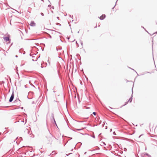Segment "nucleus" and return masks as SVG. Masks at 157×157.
Here are the masks:
<instances>
[{
  "label": "nucleus",
  "mask_w": 157,
  "mask_h": 157,
  "mask_svg": "<svg viewBox=\"0 0 157 157\" xmlns=\"http://www.w3.org/2000/svg\"><path fill=\"white\" fill-rule=\"evenodd\" d=\"M83 122L82 121H80V122Z\"/></svg>",
  "instance_id": "48"
},
{
  "label": "nucleus",
  "mask_w": 157,
  "mask_h": 157,
  "mask_svg": "<svg viewBox=\"0 0 157 157\" xmlns=\"http://www.w3.org/2000/svg\"><path fill=\"white\" fill-rule=\"evenodd\" d=\"M30 56H31V54H30Z\"/></svg>",
  "instance_id": "42"
},
{
  "label": "nucleus",
  "mask_w": 157,
  "mask_h": 157,
  "mask_svg": "<svg viewBox=\"0 0 157 157\" xmlns=\"http://www.w3.org/2000/svg\"><path fill=\"white\" fill-rule=\"evenodd\" d=\"M32 57L33 58H34L35 56H32Z\"/></svg>",
  "instance_id": "37"
},
{
  "label": "nucleus",
  "mask_w": 157,
  "mask_h": 157,
  "mask_svg": "<svg viewBox=\"0 0 157 157\" xmlns=\"http://www.w3.org/2000/svg\"><path fill=\"white\" fill-rule=\"evenodd\" d=\"M15 57H18V56H17V55H16V56H15Z\"/></svg>",
  "instance_id": "33"
},
{
  "label": "nucleus",
  "mask_w": 157,
  "mask_h": 157,
  "mask_svg": "<svg viewBox=\"0 0 157 157\" xmlns=\"http://www.w3.org/2000/svg\"><path fill=\"white\" fill-rule=\"evenodd\" d=\"M73 151V149H72L71 150V151Z\"/></svg>",
  "instance_id": "34"
},
{
  "label": "nucleus",
  "mask_w": 157,
  "mask_h": 157,
  "mask_svg": "<svg viewBox=\"0 0 157 157\" xmlns=\"http://www.w3.org/2000/svg\"><path fill=\"white\" fill-rule=\"evenodd\" d=\"M70 17H71V15H70Z\"/></svg>",
  "instance_id": "56"
},
{
  "label": "nucleus",
  "mask_w": 157,
  "mask_h": 157,
  "mask_svg": "<svg viewBox=\"0 0 157 157\" xmlns=\"http://www.w3.org/2000/svg\"><path fill=\"white\" fill-rule=\"evenodd\" d=\"M2 50H3V51H5V50H4L2 49Z\"/></svg>",
  "instance_id": "51"
},
{
  "label": "nucleus",
  "mask_w": 157,
  "mask_h": 157,
  "mask_svg": "<svg viewBox=\"0 0 157 157\" xmlns=\"http://www.w3.org/2000/svg\"><path fill=\"white\" fill-rule=\"evenodd\" d=\"M21 121L22 122H24V121Z\"/></svg>",
  "instance_id": "39"
},
{
  "label": "nucleus",
  "mask_w": 157,
  "mask_h": 157,
  "mask_svg": "<svg viewBox=\"0 0 157 157\" xmlns=\"http://www.w3.org/2000/svg\"><path fill=\"white\" fill-rule=\"evenodd\" d=\"M114 135H116V133L115 132H114L113 133Z\"/></svg>",
  "instance_id": "24"
},
{
  "label": "nucleus",
  "mask_w": 157,
  "mask_h": 157,
  "mask_svg": "<svg viewBox=\"0 0 157 157\" xmlns=\"http://www.w3.org/2000/svg\"><path fill=\"white\" fill-rule=\"evenodd\" d=\"M99 117H98V118H97V120H99Z\"/></svg>",
  "instance_id": "32"
},
{
  "label": "nucleus",
  "mask_w": 157,
  "mask_h": 157,
  "mask_svg": "<svg viewBox=\"0 0 157 157\" xmlns=\"http://www.w3.org/2000/svg\"><path fill=\"white\" fill-rule=\"evenodd\" d=\"M20 101V100L18 99L17 100V99H16L15 101H14V102H15L16 101Z\"/></svg>",
  "instance_id": "15"
},
{
  "label": "nucleus",
  "mask_w": 157,
  "mask_h": 157,
  "mask_svg": "<svg viewBox=\"0 0 157 157\" xmlns=\"http://www.w3.org/2000/svg\"><path fill=\"white\" fill-rule=\"evenodd\" d=\"M101 121H100V122H99V124H101Z\"/></svg>",
  "instance_id": "30"
},
{
  "label": "nucleus",
  "mask_w": 157,
  "mask_h": 157,
  "mask_svg": "<svg viewBox=\"0 0 157 157\" xmlns=\"http://www.w3.org/2000/svg\"><path fill=\"white\" fill-rule=\"evenodd\" d=\"M41 1H42L43 2H44V0H40Z\"/></svg>",
  "instance_id": "43"
},
{
  "label": "nucleus",
  "mask_w": 157,
  "mask_h": 157,
  "mask_svg": "<svg viewBox=\"0 0 157 157\" xmlns=\"http://www.w3.org/2000/svg\"><path fill=\"white\" fill-rule=\"evenodd\" d=\"M72 153H69L67 155V154H66V155L67 156H68L69 155H70V154H72Z\"/></svg>",
  "instance_id": "23"
},
{
  "label": "nucleus",
  "mask_w": 157,
  "mask_h": 157,
  "mask_svg": "<svg viewBox=\"0 0 157 157\" xmlns=\"http://www.w3.org/2000/svg\"><path fill=\"white\" fill-rule=\"evenodd\" d=\"M30 25L31 26H35L36 25V24L34 21H31L30 24Z\"/></svg>",
  "instance_id": "6"
},
{
  "label": "nucleus",
  "mask_w": 157,
  "mask_h": 157,
  "mask_svg": "<svg viewBox=\"0 0 157 157\" xmlns=\"http://www.w3.org/2000/svg\"><path fill=\"white\" fill-rule=\"evenodd\" d=\"M17 74H18V75H19L18 73H17Z\"/></svg>",
  "instance_id": "57"
},
{
  "label": "nucleus",
  "mask_w": 157,
  "mask_h": 157,
  "mask_svg": "<svg viewBox=\"0 0 157 157\" xmlns=\"http://www.w3.org/2000/svg\"><path fill=\"white\" fill-rule=\"evenodd\" d=\"M37 60V59H36V58L35 59H32V60L33 61H36Z\"/></svg>",
  "instance_id": "17"
},
{
  "label": "nucleus",
  "mask_w": 157,
  "mask_h": 157,
  "mask_svg": "<svg viewBox=\"0 0 157 157\" xmlns=\"http://www.w3.org/2000/svg\"><path fill=\"white\" fill-rule=\"evenodd\" d=\"M142 27L143 28H144V29L146 31V32H147L146 30V29L144 28L142 26Z\"/></svg>",
  "instance_id": "29"
},
{
  "label": "nucleus",
  "mask_w": 157,
  "mask_h": 157,
  "mask_svg": "<svg viewBox=\"0 0 157 157\" xmlns=\"http://www.w3.org/2000/svg\"><path fill=\"white\" fill-rule=\"evenodd\" d=\"M103 143L104 145H106V144L105 142H103Z\"/></svg>",
  "instance_id": "31"
},
{
  "label": "nucleus",
  "mask_w": 157,
  "mask_h": 157,
  "mask_svg": "<svg viewBox=\"0 0 157 157\" xmlns=\"http://www.w3.org/2000/svg\"><path fill=\"white\" fill-rule=\"evenodd\" d=\"M83 129V128H81V129H76V128H75V129H74L73 130V131H76V130L80 131V130H82Z\"/></svg>",
  "instance_id": "9"
},
{
  "label": "nucleus",
  "mask_w": 157,
  "mask_h": 157,
  "mask_svg": "<svg viewBox=\"0 0 157 157\" xmlns=\"http://www.w3.org/2000/svg\"><path fill=\"white\" fill-rule=\"evenodd\" d=\"M18 13H21V12H18L16 10H15Z\"/></svg>",
  "instance_id": "26"
},
{
  "label": "nucleus",
  "mask_w": 157,
  "mask_h": 157,
  "mask_svg": "<svg viewBox=\"0 0 157 157\" xmlns=\"http://www.w3.org/2000/svg\"><path fill=\"white\" fill-rule=\"evenodd\" d=\"M50 6H51V5H48V7H50Z\"/></svg>",
  "instance_id": "35"
},
{
  "label": "nucleus",
  "mask_w": 157,
  "mask_h": 157,
  "mask_svg": "<svg viewBox=\"0 0 157 157\" xmlns=\"http://www.w3.org/2000/svg\"><path fill=\"white\" fill-rule=\"evenodd\" d=\"M56 154V151H52V155H54Z\"/></svg>",
  "instance_id": "12"
},
{
  "label": "nucleus",
  "mask_w": 157,
  "mask_h": 157,
  "mask_svg": "<svg viewBox=\"0 0 157 157\" xmlns=\"http://www.w3.org/2000/svg\"><path fill=\"white\" fill-rule=\"evenodd\" d=\"M41 68H43V67L42 66H41Z\"/></svg>",
  "instance_id": "52"
},
{
  "label": "nucleus",
  "mask_w": 157,
  "mask_h": 157,
  "mask_svg": "<svg viewBox=\"0 0 157 157\" xmlns=\"http://www.w3.org/2000/svg\"><path fill=\"white\" fill-rule=\"evenodd\" d=\"M1 51V50H0V51Z\"/></svg>",
  "instance_id": "61"
},
{
  "label": "nucleus",
  "mask_w": 157,
  "mask_h": 157,
  "mask_svg": "<svg viewBox=\"0 0 157 157\" xmlns=\"http://www.w3.org/2000/svg\"><path fill=\"white\" fill-rule=\"evenodd\" d=\"M25 132L26 133H27L28 135L30 136V137H32V136L31 135L32 134V131L29 130L28 129H26L25 131Z\"/></svg>",
  "instance_id": "2"
},
{
  "label": "nucleus",
  "mask_w": 157,
  "mask_h": 157,
  "mask_svg": "<svg viewBox=\"0 0 157 157\" xmlns=\"http://www.w3.org/2000/svg\"><path fill=\"white\" fill-rule=\"evenodd\" d=\"M141 136V135L140 136H139V138H140V137Z\"/></svg>",
  "instance_id": "49"
},
{
  "label": "nucleus",
  "mask_w": 157,
  "mask_h": 157,
  "mask_svg": "<svg viewBox=\"0 0 157 157\" xmlns=\"http://www.w3.org/2000/svg\"><path fill=\"white\" fill-rule=\"evenodd\" d=\"M53 92H54V93H55V92H56V91H53Z\"/></svg>",
  "instance_id": "53"
},
{
  "label": "nucleus",
  "mask_w": 157,
  "mask_h": 157,
  "mask_svg": "<svg viewBox=\"0 0 157 157\" xmlns=\"http://www.w3.org/2000/svg\"><path fill=\"white\" fill-rule=\"evenodd\" d=\"M131 69H132V70H134V71H135V72H136V73L138 75V73H137V72H136L133 69H132L131 68H130Z\"/></svg>",
  "instance_id": "20"
},
{
  "label": "nucleus",
  "mask_w": 157,
  "mask_h": 157,
  "mask_svg": "<svg viewBox=\"0 0 157 157\" xmlns=\"http://www.w3.org/2000/svg\"><path fill=\"white\" fill-rule=\"evenodd\" d=\"M118 1V0H117L116 2V3L117 2V1ZM116 5V4H115V6H114V7L112 8V9H113L114 8V7H115V6Z\"/></svg>",
  "instance_id": "22"
},
{
  "label": "nucleus",
  "mask_w": 157,
  "mask_h": 157,
  "mask_svg": "<svg viewBox=\"0 0 157 157\" xmlns=\"http://www.w3.org/2000/svg\"><path fill=\"white\" fill-rule=\"evenodd\" d=\"M97 27V26H95V27H94V28H96Z\"/></svg>",
  "instance_id": "40"
},
{
  "label": "nucleus",
  "mask_w": 157,
  "mask_h": 157,
  "mask_svg": "<svg viewBox=\"0 0 157 157\" xmlns=\"http://www.w3.org/2000/svg\"><path fill=\"white\" fill-rule=\"evenodd\" d=\"M23 109V107H22V108H21V109Z\"/></svg>",
  "instance_id": "60"
},
{
  "label": "nucleus",
  "mask_w": 157,
  "mask_h": 157,
  "mask_svg": "<svg viewBox=\"0 0 157 157\" xmlns=\"http://www.w3.org/2000/svg\"><path fill=\"white\" fill-rule=\"evenodd\" d=\"M128 101H127L125 102V104L124 105H126L128 103Z\"/></svg>",
  "instance_id": "18"
},
{
  "label": "nucleus",
  "mask_w": 157,
  "mask_h": 157,
  "mask_svg": "<svg viewBox=\"0 0 157 157\" xmlns=\"http://www.w3.org/2000/svg\"><path fill=\"white\" fill-rule=\"evenodd\" d=\"M40 14L42 16H44V13H40Z\"/></svg>",
  "instance_id": "19"
},
{
  "label": "nucleus",
  "mask_w": 157,
  "mask_h": 157,
  "mask_svg": "<svg viewBox=\"0 0 157 157\" xmlns=\"http://www.w3.org/2000/svg\"><path fill=\"white\" fill-rule=\"evenodd\" d=\"M3 39L5 40L6 41H10V40L9 37H6L3 38Z\"/></svg>",
  "instance_id": "7"
},
{
  "label": "nucleus",
  "mask_w": 157,
  "mask_h": 157,
  "mask_svg": "<svg viewBox=\"0 0 157 157\" xmlns=\"http://www.w3.org/2000/svg\"><path fill=\"white\" fill-rule=\"evenodd\" d=\"M86 152H85L84 153V154H86Z\"/></svg>",
  "instance_id": "36"
},
{
  "label": "nucleus",
  "mask_w": 157,
  "mask_h": 157,
  "mask_svg": "<svg viewBox=\"0 0 157 157\" xmlns=\"http://www.w3.org/2000/svg\"><path fill=\"white\" fill-rule=\"evenodd\" d=\"M53 137L52 135L51 134L50 132H49L48 135L46 136V138H47L48 140V142L49 143L50 142L52 141V138Z\"/></svg>",
  "instance_id": "1"
},
{
  "label": "nucleus",
  "mask_w": 157,
  "mask_h": 157,
  "mask_svg": "<svg viewBox=\"0 0 157 157\" xmlns=\"http://www.w3.org/2000/svg\"><path fill=\"white\" fill-rule=\"evenodd\" d=\"M93 114L95 116L96 115V113L95 112H93Z\"/></svg>",
  "instance_id": "16"
},
{
  "label": "nucleus",
  "mask_w": 157,
  "mask_h": 157,
  "mask_svg": "<svg viewBox=\"0 0 157 157\" xmlns=\"http://www.w3.org/2000/svg\"><path fill=\"white\" fill-rule=\"evenodd\" d=\"M25 52H24L23 54H25Z\"/></svg>",
  "instance_id": "47"
},
{
  "label": "nucleus",
  "mask_w": 157,
  "mask_h": 157,
  "mask_svg": "<svg viewBox=\"0 0 157 157\" xmlns=\"http://www.w3.org/2000/svg\"><path fill=\"white\" fill-rule=\"evenodd\" d=\"M86 79L88 80V78H86Z\"/></svg>",
  "instance_id": "50"
},
{
  "label": "nucleus",
  "mask_w": 157,
  "mask_h": 157,
  "mask_svg": "<svg viewBox=\"0 0 157 157\" xmlns=\"http://www.w3.org/2000/svg\"><path fill=\"white\" fill-rule=\"evenodd\" d=\"M91 136L94 138H95V136L94 135H93V136Z\"/></svg>",
  "instance_id": "28"
},
{
  "label": "nucleus",
  "mask_w": 157,
  "mask_h": 157,
  "mask_svg": "<svg viewBox=\"0 0 157 157\" xmlns=\"http://www.w3.org/2000/svg\"><path fill=\"white\" fill-rule=\"evenodd\" d=\"M149 73V72H147L146 73Z\"/></svg>",
  "instance_id": "38"
},
{
  "label": "nucleus",
  "mask_w": 157,
  "mask_h": 157,
  "mask_svg": "<svg viewBox=\"0 0 157 157\" xmlns=\"http://www.w3.org/2000/svg\"><path fill=\"white\" fill-rule=\"evenodd\" d=\"M144 155H146L148 156V157L150 155L146 153H144L143 154Z\"/></svg>",
  "instance_id": "10"
},
{
  "label": "nucleus",
  "mask_w": 157,
  "mask_h": 157,
  "mask_svg": "<svg viewBox=\"0 0 157 157\" xmlns=\"http://www.w3.org/2000/svg\"><path fill=\"white\" fill-rule=\"evenodd\" d=\"M2 133L1 132H0V135H1V134Z\"/></svg>",
  "instance_id": "45"
},
{
  "label": "nucleus",
  "mask_w": 157,
  "mask_h": 157,
  "mask_svg": "<svg viewBox=\"0 0 157 157\" xmlns=\"http://www.w3.org/2000/svg\"><path fill=\"white\" fill-rule=\"evenodd\" d=\"M132 89H133V87L132 88V94L131 95V97L129 98V100L128 101V102H129L130 103L132 102V94H133Z\"/></svg>",
  "instance_id": "5"
},
{
  "label": "nucleus",
  "mask_w": 157,
  "mask_h": 157,
  "mask_svg": "<svg viewBox=\"0 0 157 157\" xmlns=\"http://www.w3.org/2000/svg\"><path fill=\"white\" fill-rule=\"evenodd\" d=\"M14 98V94L13 93H13L11 95L10 97L9 100V101L10 102H11L13 100Z\"/></svg>",
  "instance_id": "3"
},
{
  "label": "nucleus",
  "mask_w": 157,
  "mask_h": 157,
  "mask_svg": "<svg viewBox=\"0 0 157 157\" xmlns=\"http://www.w3.org/2000/svg\"><path fill=\"white\" fill-rule=\"evenodd\" d=\"M79 33V31H78V33Z\"/></svg>",
  "instance_id": "54"
},
{
  "label": "nucleus",
  "mask_w": 157,
  "mask_h": 157,
  "mask_svg": "<svg viewBox=\"0 0 157 157\" xmlns=\"http://www.w3.org/2000/svg\"><path fill=\"white\" fill-rule=\"evenodd\" d=\"M48 34V37H49L50 38H52V36H51L50 34Z\"/></svg>",
  "instance_id": "14"
},
{
  "label": "nucleus",
  "mask_w": 157,
  "mask_h": 157,
  "mask_svg": "<svg viewBox=\"0 0 157 157\" xmlns=\"http://www.w3.org/2000/svg\"><path fill=\"white\" fill-rule=\"evenodd\" d=\"M81 84H82V82H81Z\"/></svg>",
  "instance_id": "59"
},
{
  "label": "nucleus",
  "mask_w": 157,
  "mask_h": 157,
  "mask_svg": "<svg viewBox=\"0 0 157 157\" xmlns=\"http://www.w3.org/2000/svg\"><path fill=\"white\" fill-rule=\"evenodd\" d=\"M99 149V148L98 147H97L96 148V149H93V150L92 151H95L96 150H98Z\"/></svg>",
  "instance_id": "13"
},
{
  "label": "nucleus",
  "mask_w": 157,
  "mask_h": 157,
  "mask_svg": "<svg viewBox=\"0 0 157 157\" xmlns=\"http://www.w3.org/2000/svg\"><path fill=\"white\" fill-rule=\"evenodd\" d=\"M57 18L58 19H59V17H57Z\"/></svg>",
  "instance_id": "41"
},
{
  "label": "nucleus",
  "mask_w": 157,
  "mask_h": 157,
  "mask_svg": "<svg viewBox=\"0 0 157 157\" xmlns=\"http://www.w3.org/2000/svg\"><path fill=\"white\" fill-rule=\"evenodd\" d=\"M109 108H111V109H112V108H111V107H109Z\"/></svg>",
  "instance_id": "58"
},
{
  "label": "nucleus",
  "mask_w": 157,
  "mask_h": 157,
  "mask_svg": "<svg viewBox=\"0 0 157 157\" xmlns=\"http://www.w3.org/2000/svg\"><path fill=\"white\" fill-rule=\"evenodd\" d=\"M61 49H62L61 47H59L58 48H56V50L57 51H58V50H61Z\"/></svg>",
  "instance_id": "11"
},
{
  "label": "nucleus",
  "mask_w": 157,
  "mask_h": 157,
  "mask_svg": "<svg viewBox=\"0 0 157 157\" xmlns=\"http://www.w3.org/2000/svg\"><path fill=\"white\" fill-rule=\"evenodd\" d=\"M69 38H68V40H69Z\"/></svg>",
  "instance_id": "55"
},
{
  "label": "nucleus",
  "mask_w": 157,
  "mask_h": 157,
  "mask_svg": "<svg viewBox=\"0 0 157 157\" xmlns=\"http://www.w3.org/2000/svg\"><path fill=\"white\" fill-rule=\"evenodd\" d=\"M81 45L82 46H83V43H82V42L81 43Z\"/></svg>",
  "instance_id": "27"
},
{
  "label": "nucleus",
  "mask_w": 157,
  "mask_h": 157,
  "mask_svg": "<svg viewBox=\"0 0 157 157\" xmlns=\"http://www.w3.org/2000/svg\"><path fill=\"white\" fill-rule=\"evenodd\" d=\"M25 52H24L23 54H25Z\"/></svg>",
  "instance_id": "46"
},
{
  "label": "nucleus",
  "mask_w": 157,
  "mask_h": 157,
  "mask_svg": "<svg viewBox=\"0 0 157 157\" xmlns=\"http://www.w3.org/2000/svg\"><path fill=\"white\" fill-rule=\"evenodd\" d=\"M105 17L106 16L105 14H102L101 16L98 17L101 20H103Z\"/></svg>",
  "instance_id": "4"
},
{
  "label": "nucleus",
  "mask_w": 157,
  "mask_h": 157,
  "mask_svg": "<svg viewBox=\"0 0 157 157\" xmlns=\"http://www.w3.org/2000/svg\"><path fill=\"white\" fill-rule=\"evenodd\" d=\"M57 25H61L59 23H57Z\"/></svg>",
  "instance_id": "25"
},
{
  "label": "nucleus",
  "mask_w": 157,
  "mask_h": 157,
  "mask_svg": "<svg viewBox=\"0 0 157 157\" xmlns=\"http://www.w3.org/2000/svg\"><path fill=\"white\" fill-rule=\"evenodd\" d=\"M148 157H151V156L150 155Z\"/></svg>",
  "instance_id": "44"
},
{
  "label": "nucleus",
  "mask_w": 157,
  "mask_h": 157,
  "mask_svg": "<svg viewBox=\"0 0 157 157\" xmlns=\"http://www.w3.org/2000/svg\"><path fill=\"white\" fill-rule=\"evenodd\" d=\"M124 151H126L127 150V149L126 148H124Z\"/></svg>",
  "instance_id": "21"
},
{
  "label": "nucleus",
  "mask_w": 157,
  "mask_h": 157,
  "mask_svg": "<svg viewBox=\"0 0 157 157\" xmlns=\"http://www.w3.org/2000/svg\"><path fill=\"white\" fill-rule=\"evenodd\" d=\"M52 118H53V120L54 121V123L57 126V124H56V121H55V119H54V114L53 113H52Z\"/></svg>",
  "instance_id": "8"
}]
</instances>
